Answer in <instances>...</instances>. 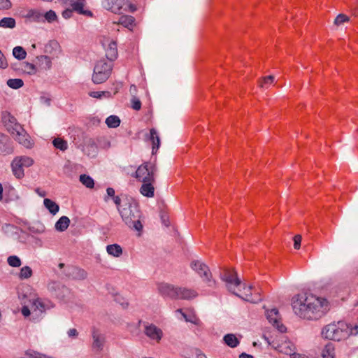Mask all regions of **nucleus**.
I'll return each instance as SVG.
<instances>
[{
  "mask_svg": "<svg viewBox=\"0 0 358 358\" xmlns=\"http://www.w3.org/2000/svg\"><path fill=\"white\" fill-rule=\"evenodd\" d=\"M292 306L294 313L301 318L316 320L326 313L328 302L323 298L304 293L293 296Z\"/></svg>",
  "mask_w": 358,
  "mask_h": 358,
  "instance_id": "1",
  "label": "nucleus"
},
{
  "mask_svg": "<svg viewBox=\"0 0 358 358\" xmlns=\"http://www.w3.org/2000/svg\"><path fill=\"white\" fill-rule=\"evenodd\" d=\"M119 213L124 222L130 228L141 231L143 225L140 221L141 212L136 203L127 201L119 208Z\"/></svg>",
  "mask_w": 358,
  "mask_h": 358,
  "instance_id": "2",
  "label": "nucleus"
},
{
  "mask_svg": "<svg viewBox=\"0 0 358 358\" xmlns=\"http://www.w3.org/2000/svg\"><path fill=\"white\" fill-rule=\"evenodd\" d=\"M322 334L327 339L339 341L350 336V327L343 322L329 324L323 328Z\"/></svg>",
  "mask_w": 358,
  "mask_h": 358,
  "instance_id": "3",
  "label": "nucleus"
},
{
  "mask_svg": "<svg viewBox=\"0 0 358 358\" xmlns=\"http://www.w3.org/2000/svg\"><path fill=\"white\" fill-rule=\"evenodd\" d=\"M113 66V63L106 59L99 60L94 68L93 83L101 84L106 81L111 74Z\"/></svg>",
  "mask_w": 358,
  "mask_h": 358,
  "instance_id": "4",
  "label": "nucleus"
},
{
  "mask_svg": "<svg viewBox=\"0 0 358 358\" xmlns=\"http://www.w3.org/2000/svg\"><path fill=\"white\" fill-rule=\"evenodd\" d=\"M102 6L115 14H120L123 11L134 12L136 10V6L128 0H103Z\"/></svg>",
  "mask_w": 358,
  "mask_h": 358,
  "instance_id": "5",
  "label": "nucleus"
},
{
  "mask_svg": "<svg viewBox=\"0 0 358 358\" xmlns=\"http://www.w3.org/2000/svg\"><path fill=\"white\" fill-rule=\"evenodd\" d=\"M220 277L225 282L227 289L233 294H236V288L242 285V281L234 268H224L220 272Z\"/></svg>",
  "mask_w": 358,
  "mask_h": 358,
  "instance_id": "6",
  "label": "nucleus"
},
{
  "mask_svg": "<svg viewBox=\"0 0 358 358\" xmlns=\"http://www.w3.org/2000/svg\"><path fill=\"white\" fill-rule=\"evenodd\" d=\"M34 160L27 156H19L14 158L11 162V169L13 174L17 179H21L24 176V168H28L32 166Z\"/></svg>",
  "mask_w": 358,
  "mask_h": 358,
  "instance_id": "7",
  "label": "nucleus"
},
{
  "mask_svg": "<svg viewBox=\"0 0 358 358\" xmlns=\"http://www.w3.org/2000/svg\"><path fill=\"white\" fill-rule=\"evenodd\" d=\"M239 287H243V291L240 288L238 289L241 294L236 292L234 294V295L253 303H257L262 300L260 292L255 287L252 285L247 287L245 283L242 282Z\"/></svg>",
  "mask_w": 358,
  "mask_h": 358,
  "instance_id": "8",
  "label": "nucleus"
},
{
  "mask_svg": "<svg viewBox=\"0 0 358 358\" xmlns=\"http://www.w3.org/2000/svg\"><path fill=\"white\" fill-rule=\"evenodd\" d=\"M157 167L151 163H144L136 171V178L141 182L155 181Z\"/></svg>",
  "mask_w": 358,
  "mask_h": 358,
  "instance_id": "9",
  "label": "nucleus"
},
{
  "mask_svg": "<svg viewBox=\"0 0 358 358\" xmlns=\"http://www.w3.org/2000/svg\"><path fill=\"white\" fill-rule=\"evenodd\" d=\"M191 268L196 271L208 287H213L215 281L211 279V273L208 266L199 260H194L190 264Z\"/></svg>",
  "mask_w": 358,
  "mask_h": 358,
  "instance_id": "10",
  "label": "nucleus"
},
{
  "mask_svg": "<svg viewBox=\"0 0 358 358\" xmlns=\"http://www.w3.org/2000/svg\"><path fill=\"white\" fill-rule=\"evenodd\" d=\"M48 289L53 296L62 301H66L71 295L70 289L57 282L49 283Z\"/></svg>",
  "mask_w": 358,
  "mask_h": 358,
  "instance_id": "11",
  "label": "nucleus"
},
{
  "mask_svg": "<svg viewBox=\"0 0 358 358\" xmlns=\"http://www.w3.org/2000/svg\"><path fill=\"white\" fill-rule=\"evenodd\" d=\"M13 137L24 146L29 148L31 145V141L29 136L20 124H15V128L10 131Z\"/></svg>",
  "mask_w": 358,
  "mask_h": 358,
  "instance_id": "12",
  "label": "nucleus"
},
{
  "mask_svg": "<svg viewBox=\"0 0 358 358\" xmlns=\"http://www.w3.org/2000/svg\"><path fill=\"white\" fill-rule=\"evenodd\" d=\"M266 316L268 322L273 324L280 332L282 333L286 331V327L280 323L279 319V313L276 308L267 310Z\"/></svg>",
  "mask_w": 358,
  "mask_h": 358,
  "instance_id": "13",
  "label": "nucleus"
},
{
  "mask_svg": "<svg viewBox=\"0 0 358 358\" xmlns=\"http://www.w3.org/2000/svg\"><path fill=\"white\" fill-rule=\"evenodd\" d=\"M159 293L164 297L176 299L178 287L173 285L162 282L157 286Z\"/></svg>",
  "mask_w": 358,
  "mask_h": 358,
  "instance_id": "14",
  "label": "nucleus"
},
{
  "mask_svg": "<svg viewBox=\"0 0 358 358\" xmlns=\"http://www.w3.org/2000/svg\"><path fill=\"white\" fill-rule=\"evenodd\" d=\"M64 274L69 278L79 280H85L87 277V273L84 269L72 266H67L64 271Z\"/></svg>",
  "mask_w": 358,
  "mask_h": 358,
  "instance_id": "15",
  "label": "nucleus"
},
{
  "mask_svg": "<svg viewBox=\"0 0 358 358\" xmlns=\"http://www.w3.org/2000/svg\"><path fill=\"white\" fill-rule=\"evenodd\" d=\"M145 334L152 340L156 341L159 343L162 336L163 332L161 329L152 324H146L144 329Z\"/></svg>",
  "mask_w": 358,
  "mask_h": 358,
  "instance_id": "16",
  "label": "nucleus"
},
{
  "mask_svg": "<svg viewBox=\"0 0 358 358\" xmlns=\"http://www.w3.org/2000/svg\"><path fill=\"white\" fill-rule=\"evenodd\" d=\"M273 346L278 352L290 356L292 355L294 358L298 355L294 352L295 347L290 341H282L280 343H278L276 345L273 343Z\"/></svg>",
  "mask_w": 358,
  "mask_h": 358,
  "instance_id": "17",
  "label": "nucleus"
},
{
  "mask_svg": "<svg viewBox=\"0 0 358 358\" xmlns=\"http://www.w3.org/2000/svg\"><path fill=\"white\" fill-rule=\"evenodd\" d=\"M63 4L71 6L74 11L78 12L86 16H92V13L90 10H84L83 2H79L78 0H59Z\"/></svg>",
  "mask_w": 358,
  "mask_h": 358,
  "instance_id": "18",
  "label": "nucleus"
},
{
  "mask_svg": "<svg viewBox=\"0 0 358 358\" xmlns=\"http://www.w3.org/2000/svg\"><path fill=\"white\" fill-rule=\"evenodd\" d=\"M92 336L93 338L92 349L96 352L102 351L106 343L105 336L100 334L97 329H94Z\"/></svg>",
  "mask_w": 358,
  "mask_h": 358,
  "instance_id": "19",
  "label": "nucleus"
},
{
  "mask_svg": "<svg viewBox=\"0 0 358 358\" xmlns=\"http://www.w3.org/2000/svg\"><path fill=\"white\" fill-rule=\"evenodd\" d=\"M197 296L198 293L194 289L185 287H178L176 299L191 300Z\"/></svg>",
  "mask_w": 358,
  "mask_h": 358,
  "instance_id": "20",
  "label": "nucleus"
},
{
  "mask_svg": "<svg viewBox=\"0 0 358 358\" xmlns=\"http://www.w3.org/2000/svg\"><path fill=\"white\" fill-rule=\"evenodd\" d=\"M146 138L152 143V152L155 153L160 146V138L155 129H150V133L146 136Z\"/></svg>",
  "mask_w": 358,
  "mask_h": 358,
  "instance_id": "21",
  "label": "nucleus"
},
{
  "mask_svg": "<svg viewBox=\"0 0 358 358\" xmlns=\"http://www.w3.org/2000/svg\"><path fill=\"white\" fill-rule=\"evenodd\" d=\"M23 17L29 19L30 21L41 22H44L43 20V13H42L39 10L36 9H29L27 10L24 14H23Z\"/></svg>",
  "mask_w": 358,
  "mask_h": 358,
  "instance_id": "22",
  "label": "nucleus"
},
{
  "mask_svg": "<svg viewBox=\"0 0 358 358\" xmlns=\"http://www.w3.org/2000/svg\"><path fill=\"white\" fill-rule=\"evenodd\" d=\"M106 57L108 61L113 62L117 57V43L115 41H110L106 49Z\"/></svg>",
  "mask_w": 358,
  "mask_h": 358,
  "instance_id": "23",
  "label": "nucleus"
},
{
  "mask_svg": "<svg viewBox=\"0 0 358 358\" xmlns=\"http://www.w3.org/2000/svg\"><path fill=\"white\" fill-rule=\"evenodd\" d=\"M20 68L13 66V69L16 71H20L29 75H34L36 73V68L34 64L29 62H22L20 64Z\"/></svg>",
  "mask_w": 358,
  "mask_h": 358,
  "instance_id": "24",
  "label": "nucleus"
},
{
  "mask_svg": "<svg viewBox=\"0 0 358 358\" xmlns=\"http://www.w3.org/2000/svg\"><path fill=\"white\" fill-rule=\"evenodd\" d=\"M154 182L155 181H149L143 182V185L140 189V192L145 196L153 197L155 192V188L153 186Z\"/></svg>",
  "mask_w": 358,
  "mask_h": 358,
  "instance_id": "25",
  "label": "nucleus"
},
{
  "mask_svg": "<svg viewBox=\"0 0 358 358\" xmlns=\"http://www.w3.org/2000/svg\"><path fill=\"white\" fill-rule=\"evenodd\" d=\"M118 24L131 30L135 26V18L131 15H122L119 18Z\"/></svg>",
  "mask_w": 358,
  "mask_h": 358,
  "instance_id": "26",
  "label": "nucleus"
},
{
  "mask_svg": "<svg viewBox=\"0 0 358 358\" xmlns=\"http://www.w3.org/2000/svg\"><path fill=\"white\" fill-rule=\"evenodd\" d=\"M37 64L39 67L44 70H48L51 68L52 62L50 57L47 55H41L36 57Z\"/></svg>",
  "mask_w": 358,
  "mask_h": 358,
  "instance_id": "27",
  "label": "nucleus"
},
{
  "mask_svg": "<svg viewBox=\"0 0 358 358\" xmlns=\"http://www.w3.org/2000/svg\"><path fill=\"white\" fill-rule=\"evenodd\" d=\"M106 251L109 255L120 257L122 255V248L118 244H111L106 246Z\"/></svg>",
  "mask_w": 358,
  "mask_h": 358,
  "instance_id": "28",
  "label": "nucleus"
},
{
  "mask_svg": "<svg viewBox=\"0 0 358 358\" xmlns=\"http://www.w3.org/2000/svg\"><path fill=\"white\" fill-rule=\"evenodd\" d=\"M70 220L66 216H62L55 223V229L58 231H64L69 226Z\"/></svg>",
  "mask_w": 358,
  "mask_h": 358,
  "instance_id": "29",
  "label": "nucleus"
},
{
  "mask_svg": "<svg viewBox=\"0 0 358 358\" xmlns=\"http://www.w3.org/2000/svg\"><path fill=\"white\" fill-rule=\"evenodd\" d=\"M322 358H334L335 348L331 343H328L324 348L322 352Z\"/></svg>",
  "mask_w": 358,
  "mask_h": 358,
  "instance_id": "30",
  "label": "nucleus"
},
{
  "mask_svg": "<svg viewBox=\"0 0 358 358\" xmlns=\"http://www.w3.org/2000/svg\"><path fill=\"white\" fill-rule=\"evenodd\" d=\"M45 207L49 210L52 215H55L59 210V206L53 201L50 199H45L43 201Z\"/></svg>",
  "mask_w": 358,
  "mask_h": 358,
  "instance_id": "31",
  "label": "nucleus"
},
{
  "mask_svg": "<svg viewBox=\"0 0 358 358\" xmlns=\"http://www.w3.org/2000/svg\"><path fill=\"white\" fill-rule=\"evenodd\" d=\"M223 340L225 344L231 348H235L239 344V341L236 336L232 334L225 335Z\"/></svg>",
  "mask_w": 358,
  "mask_h": 358,
  "instance_id": "32",
  "label": "nucleus"
},
{
  "mask_svg": "<svg viewBox=\"0 0 358 358\" xmlns=\"http://www.w3.org/2000/svg\"><path fill=\"white\" fill-rule=\"evenodd\" d=\"M80 182L87 188H93L94 185V181L92 177L86 174H82L80 176Z\"/></svg>",
  "mask_w": 358,
  "mask_h": 358,
  "instance_id": "33",
  "label": "nucleus"
},
{
  "mask_svg": "<svg viewBox=\"0 0 358 358\" xmlns=\"http://www.w3.org/2000/svg\"><path fill=\"white\" fill-rule=\"evenodd\" d=\"M106 124L109 128H116L120 124V119L117 115H110L106 118Z\"/></svg>",
  "mask_w": 358,
  "mask_h": 358,
  "instance_id": "34",
  "label": "nucleus"
},
{
  "mask_svg": "<svg viewBox=\"0 0 358 358\" xmlns=\"http://www.w3.org/2000/svg\"><path fill=\"white\" fill-rule=\"evenodd\" d=\"M13 55L15 58L22 60L25 59L27 52L22 47L16 46L13 49Z\"/></svg>",
  "mask_w": 358,
  "mask_h": 358,
  "instance_id": "35",
  "label": "nucleus"
},
{
  "mask_svg": "<svg viewBox=\"0 0 358 358\" xmlns=\"http://www.w3.org/2000/svg\"><path fill=\"white\" fill-rule=\"evenodd\" d=\"M15 20L13 17H3L0 20V27L13 29L15 27Z\"/></svg>",
  "mask_w": 358,
  "mask_h": 358,
  "instance_id": "36",
  "label": "nucleus"
},
{
  "mask_svg": "<svg viewBox=\"0 0 358 358\" xmlns=\"http://www.w3.org/2000/svg\"><path fill=\"white\" fill-rule=\"evenodd\" d=\"M52 144L57 149L62 151H65L68 148L67 142L61 138H55L52 141Z\"/></svg>",
  "mask_w": 358,
  "mask_h": 358,
  "instance_id": "37",
  "label": "nucleus"
},
{
  "mask_svg": "<svg viewBox=\"0 0 358 358\" xmlns=\"http://www.w3.org/2000/svg\"><path fill=\"white\" fill-rule=\"evenodd\" d=\"M7 85L12 89L17 90L24 85V82L20 78H10L7 80Z\"/></svg>",
  "mask_w": 358,
  "mask_h": 358,
  "instance_id": "38",
  "label": "nucleus"
},
{
  "mask_svg": "<svg viewBox=\"0 0 358 358\" xmlns=\"http://www.w3.org/2000/svg\"><path fill=\"white\" fill-rule=\"evenodd\" d=\"M3 119L6 123V127L9 132L13 130V128H15V124H19L16 122V119L10 114H8L7 117H4Z\"/></svg>",
  "mask_w": 358,
  "mask_h": 358,
  "instance_id": "39",
  "label": "nucleus"
},
{
  "mask_svg": "<svg viewBox=\"0 0 358 358\" xmlns=\"http://www.w3.org/2000/svg\"><path fill=\"white\" fill-rule=\"evenodd\" d=\"M273 76L263 77L259 82L261 88H268L274 81Z\"/></svg>",
  "mask_w": 358,
  "mask_h": 358,
  "instance_id": "40",
  "label": "nucleus"
},
{
  "mask_svg": "<svg viewBox=\"0 0 358 358\" xmlns=\"http://www.w3.org/2000/svg\"><path fill=\"white\" fill-rule=\"evenodd\" d=\"M32 269L29 266H25L20 269L19 278L21 280L28 279L32 275Z\"/></svg>",
  "mask_w": 358,
  "mask_h": 358,
  "instance_id": "41",
  "label": "nucleus"
},
{
  "mask_svg": "<svg viewBox=\"0 0 358 358\" xmlns=\"http://www.w3.org/2000/svg\"><path fill=\"white\" fill-rule=\"evenodd\" d=\"M7 262L12 267H19L22 264L20 259L15 255L9 256Z\"/></svg>",
  "mask_w": 358,
  "mask_h": 358,
  "instance_id": "42",
  "label": "nucleus"
},
{
  "mask_svg": "<svg viewBox=\"0 0 358 358\" xmlns=\"http://www.w3.org/2000/svg\"><path fill=\"white\" fill-rule=\"evenodd\" d=\"M57 20V15L56 13L52 10H50L49 11L46 12L45 14H43V20H46L49 23L53 22Z\"/></svg>",
  "mask_w": 358,
  "mask_h": 358,
  "instance_id": "43",
  "label": "nucleus"
},
{
  "mask_svg": "<svg viewBox=\"0 0 358 358\" xmlns=\"http://www.w3.org/2000/svg\"><path fill=\"white\" fill-rule=\"evenodd\" d=\"M350 20V18L345 14H339L337 15V17L335 18L334 20V24L335 25H341L343 23L345 22H348Z\"/></svg>",
  "mask_w": 358,
  "mask_h": 358,
  "instance_id": "44",
  "label": "nucleus"
},
{
  "mask_svg": "<svg viewBox=\"0 0 358 358\" xmlns=\"http://www.w3.org/2000/svg\"><path fill=\"white\" fill-rule=\"evenodd\" d=\"M59 48V43L55 41H51L45 45V52H51V50H57Z\"/></svg>",
  "mask_w": 358,
  "mask_h": 358,
  "instance_id": "45",
  "label": "nucleus"
},
{
  "mask_svg": "<svg viewBox=\"0 0 358 358\" xmlns=\"http://www.w3.org/2000/svg\"><path fill=\"white\" fill-rule=\"evenodd\" d=\"M178 312H180L182 317H184V319L185 320L186 322H190L192 323H194L195 324H198L199 322V320L195 317H193V318H191L190 317H188L185 313H182V310L181 309H178L177 310Z\"/></svg>",
  "mask_w": 358,
  "mask_h": 358,
  "instance_id": "46",
  "label": "nucleus"
},
{
  "mask_svg": "<svg viewBox=\"0 0 358 358\" xmlns=\"http://www.w3.org/2000/svg\"><path fill=\"white\" fill-rule=\"evenodd\" d=\"M33 306H34L36 308L34 311H36L38 310V312H40L41 313H42L45 310V307L43 302L39 299H36L34 301Z\"/></svg>",
  "mask_w": 358,
  "mask_h": 358,
  "instance_id": "47",
  "label": "nucleus"
},
{
  "mask_svg": "<svg viewBox=\"0 0 358 358\" xmlns=\"http://www.w3.org/2000/svg\"><path fill=\"white\" fill-rule=\"evenodd\" d=\"M131 101V108L134 110H139L141 109V102L139 100V99H138L136 96H134V97H132Z\"/></svg>",
  "mask_w": 358,
  "mask_h": 358,
  "instance_id": "48",
  "label": "nucleus"
},
{
  "mask_svg": "<svg viewBox=\"0 0 358 358\" xmlns=\"http://www.w3.org/2000/svg\"><path fill=\"white\" fill-rule=\"evenodd\" d=\"M301 235H296L294 237V248L296 250H299L301 246Z\"/></svg>",
  "mask_w": 358,
  "mask_h": 358,
  "instance_id": "49",
  "label": "nucleus"
},
{
  "mask_svg": "<svg viewBox=\"0 0 358 358\" xmlns=\"http://www.w3.org/2000/svg\"><path fill=\"white\" fill-rule=\"evenodd\" d=\"M11 7V3L9 0H0V10L8 9Z\"/></svg>",
  "mask_w": 358,
  "mask_h": 358,
  "instance_id": "50",
  "label": "nucleus"
},
{
  "mask_svg": "<svg viewBox=\"0 0 358 358\" xmlns=\"http://www.w3.org/2000/svg\"><path fill=\"white\" fill-rule=\"evenodd\" d=\"M74 10H73V8L71 9L70 8H66V10H64L63 12H62V17L65 19H69L70 18L71 16H72V13H73V11Z\"/></svg>",
  "mask_w": 358,
  "mask_h": 358,
  "instance_id": "51",
  "label": "nucleus"
},
{
  "mask_svg": "<svg viewBox=\"0 0 358 358\" xmlns=\"http://www.w3.org/2000/svg\"><path fill=\"white\" fill-rule=\"evenodd\" d=\"M103 92L102 91H94L90 92L89 95L93 98L101 99L103 97Z\"/></svg>",
  "mask_w": 358,
  "mask_h": 358,
  "instance_id": "52",
  "label": "nucleus"
},
{
  "mask_svg": "<svg viewBox=\"0 0 358 358\" xmlns=\"http://www.w3.org/2000/svg\"><path fill=\"white\" fill-rule=\"evenodd\" d=\"M67 334L69 337L76 338L77 337L78 333L76 329H70L68 331Z\"/></svg>",
  "mask_w": 358,
  "mask_h": 358,
  "instance_id": "53",
  "label": "nucleus"
},
{
  "mask_svg": "<svg viewBox=\"0 0 358 358\" xmlns=\"http://www.w3.org/2000/svg\"><path fill=\"white\" fill-rule=\"evenodd\" d=\"M358 334V323L356 324L353 327H350V335Z\"/></svg>",
  "mask_w": 358,
  "mask_h": 358,
  "instance_id": "54",
  "label": "nucleus"
},
{
  "mask_svg": "<svg viewBox=\"0 0 358 358\" xmlns=\"http://www.w3.org/2000/svg\"><path fill=\"white\" fill-rule=\"evenodd\" d=\"M113 199L114 203L117 206L118 210H119V208H122V205H120L121 199L118 196H115L114 197H113Z\"/></svg>",
  "mask_w": 358,
  "mask_h": 358,
  "instance_id": "55",
  "label": "nucleus"
},
{
  "mask_svg": "<svg viewBox=\"0 0 358 358\" xmlns=\"http://www.w3.org/2000/svg\"><path fill=\"white\" fill-rule=\"evenodd\" d=\"M21 312L24 317H27L30 315V310L27 306H23Z\"/></svg>",
  "mask_w": 358,
  "mask_h": 358,
  "instance_id": "56",
  "label": "nucleus"
},
{
  "mask_svg": "<svg viewBox=\"0 0 358 358\" xmlns=\"http://www.w3.org/2000/svg\"><path fill=\"white\" fill-rule=\"evenodd\" d=\"M107 195L110 197H114L115 195V189L112 187H108L106 189Z\"/></svg>",
  "mask_w": 358,
  "mask_h": 358,
  "instance_id": "57",
  "label": "nucleus"
},
{
  "mask_svg": "<svg viewBox=\"0 0 358 358\" xmlns=\"http://www.w3.org/2000/svg\"><path fill=\"white\" fill-rule=\"evenodd\" d=\"M35 192L38 194L41 197H45L46 196L45 191L41 190L40 188H36Z\"/></svg>",
  "mask_w": 358,
  "mask_h": 358,
  "instance_id": "58",
  "label": "nucleus"
},
{
  "mask_svg": "<svg viewBox=\"0 0 358 358\" xmlns=\"http://www.w3.org/2000/svg\"><path fill=\"white\" fill-rule=\"evenodd\" d=\"M239 358H254V357H253V356H252L250 355L243 352L239 355Z\"/></svg>",
  "mask_w": 358,
  "mask_h": 358,
  "instance_id": "59",
  "label": "nucleus"
},
{
  "mask_svg": "<svg viewBox=\"0 0 358 358\" xmlns=\"http://www.w3.org/2000/svg\"><path fill=\"white\" fill-rule=\"evenodd\" d=\"M196 358H207L206 356L201 351H197L196 354Z\"/></svg>",
  "mask_w": 358,
  "mask_h": 358,
  "instance_id": "60",
  "label": "nucleus"
},
{
  "mask_svg": "<svg viewBox=\"0 0 358 358\" xmlns=\"http://www.w3.org/2000/svg\"><path fill=\"white\" fill-rule=\"evenodd\" d=\"M103 92V97L109 98L111 96V93L108 91H102Z\"/></svg>",
  "mask_w": 358,
  "mask_h": 358,
  "instance_id": "61",
  "label": "nucleus"
},
{
  "mask_svg": "<svg viewBox=\"0 0 358 358\" xmlns=\"http://www.w3.org/2000/svg\"><path fill=\"white\" fill-rule=\"evenodd\" d=\"M3 198V187L1 185V184H0V201Z\"/></svg>",
  "mask_w": 358,
  "mask_h": 358,
  "instance_id": "62",
  "label": "nucleus"
},
{
  "mask_svg": "<svg viewBox=\"0 0 358 358\" xmlns=\"http://www.w3.org/2000/svg\"><path fill=\"white\" fill-rule=\"evenodd\" d=\"M88 148H92L94 152L96 150V146L94 144H91V145H88Z\"/></svg>",
  "mask_w": 358,
  "mask_h": 358,
  "instance_id": "63",
  "label": "nucleus"
},
{
  "mask_svg": "<svg viewBox=\"0 0 358 358\" xmlns=\"http://www.w3.org/2000/svg\"><path fill=\"white\" fill-rule=\"evenodd\" d=\"M65 266L64 264V263H59V267L60 268H63Z\"/></svg>",
  "mask_w": 358,
  "mask_h": 358,
  "instance_id": "64",
  "label": "nucleus"
}]
</instances>
